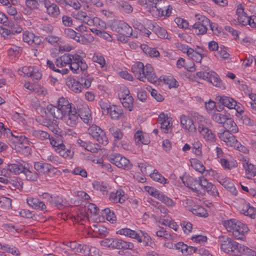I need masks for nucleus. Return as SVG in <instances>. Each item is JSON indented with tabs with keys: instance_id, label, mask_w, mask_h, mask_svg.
Listing matches in <instances>:
<instances>
[{
	"instance_id": "1",
	"label": "nucleus",
	"mask_w": 256,
	"mask_h": 256,
	"mask_svg": "<svg viewBox=\"0 0 256 256\" xmlns=\"http://www.w3.org/2000/svg\"><path fill=\"white\" fill-rule=\"evenodd\" d=\"M132 72L138 79L142 82H145L146 79L149 82L154 84L158 80L150 64L144 66L142 62H137L132 66Z\"/></svg>"
},
{
	"instance_id": "2",
	"label": "nucleus",
	"mask_w": 256,
	"mask_h": 256,
	"mask_svg": "<svg viewBox=\"0 0 256 256\" xmlns=\"http://www.w3.org/2000/svg\"><path fill=\"white\" fill-rule=\"evenodd\" d=\"M64 109L65 112L62 118V121L64 123L72 128H76L80 122L76 106L71 102H69V104Z\"/></svg>"
},
{
	"instance_id": "3",
	"label": "nucleus",
	"mask_w": 256,
	"mask_h": 256,
	"mask_svg": "<svg viewBox=\"0 0 256 256\" xmlns=\"http://www.w3.org/2000/svg\"><path fill=\"white\" fill-rule=\"evenodd\" d=\"M68 104H69L68 100L62 97L58 99L57 106L48 104L46 106V110L54 118L62 120L65 112L64 107L66 108Z\"/></svg>"
},
{
	"instance_id": "4",
	"label": "nucleus",
	"mask_w": 256,
	"mask_h": 256,
	"mask_svg": "<svg viewBox=\"0 0 256 256\" xmlns=\"http://www.w3.org/2000/svg\"><path fill=\"white\" fill-rule=\"evenodd\" d=\"M196 124H198V130L200 134L207 141L212 142L215 138V135L207 128V120L202 116L198 115L195 117Z\"/></svg>"
},
{
	"instance_id": "5",
	"label": "nucleus",
	"mask_w": 256,
	"mask_h": 256,
	"mask_svg": "<svg viewBox=\"0 0 256 256\" xmlns=\"http://www.w3.org/2000/svg\"><path fill=\"white\" fill-rule=\"evenodd\" d=\"M150 8L156 9V16L161 18L162 16L168 17L172 14V8L170 5L167 6H162V4L164 3L162 0H149Z\"/></svg>"
},
{
	"instance_id": "6",
	"label": "nucleus",
	"mask_w": 256,
	"mask_h": 256,
	"mask_svg": "<svg viewBox=\"0 0 256 256\" xmlns=\"http://www.w3.org/2000/svg\"><path fill=\"white\" fill-rule=\"evenodd\" d=\"M69 68L74 73L78 74L86 70L88 66L82 56L74 54H72V62Z\"/></svg>"
},
{
	"instance_id": "7",
	"label": "nucleus",
	"mask_w": 256,
	"mask_h": 256,
	"mask_svg": "<svg viewBox=\"0 0 256 256\" xmlns=\"http://www.w3.org/2000/svg\"><path fill=\"white\" fill-rule=\"evenodd\" d=\"M196 17L198 21L192 26L194 33L197 35L206 34L207 26L210 24V20L200 14H196Z\"/></svg>"
},
{
	"instance_id": "8",
	"label": "nucleus",
	"mask_w": 256,
	"mask_h": 256,
	"mask_svg": "<svg viewBox=\"0 0 256 256\" xmlns=\"http://www.w3.org/2000/svg\"><path fill=\"white\" fill-rule=\"evenodd\" d=\"M242 244L228 238L225 240V254L231 256H241Z\"/></svg>"
},
{
	"instance_id": "9",
	"label": "nucleus",
	"mask_w": 256,
	"mask_h": 256,
	"mask_svg": "<svg viewBox=\"0 0 256 256\" xmlns=\"http://www.w3.org/2000/svg\"><path fill=\"white\" fill-rule=\"evenodd\" d=\"M196 75L200 78L211 83L215 86L220 87L222 84V82L218 74L214 72H196Z\"/></svg>"
},
{
	"instance_id": "10",
	"label": "nucleus",
	"mask_w": 256,
	"mask_h": 256,
	"mask_svg": "<svg viewBox=\"0 0 256 256\" xmlns=\"http://www.w3.org/2000/svg\"><path fill=\"white\" fill-rule=\"evenodd\" d=\"M88 132L96 139L100 144L103 145L108 144V140L104 131L95 124H92L88 130Z\"/></svg>"
},
{
	"instance_id": "11",
	"label": "nucleus",
	"mask_w": 256,
	"mask_h": 256,
	"mask_svg": "<svg viewBox=\"0 0 256 256\" xmlns=\"http://www.w3.org/2000/svg\"><path fill=\"white\" fill-rule=\"evenodd\" d=\"M76 110L79 115V118L82 119L84 123L88 124L92 123V119L90 110L86 104L82 102L77 105Z\"/></svg>"
},
{
	"instance_id": "12",
	"label": "nucleus",
	"mask_w": 256,
	"mask_h": 256,
	"mask_svg": "<svg viewBox=\"0 0 256 256\" xmlns=\"http://www.w3.org/2000/svg\"><path fill=\"white\" fill-rule=\"evenodd\" d=\"M110 161L119 168L129 170L132 166L130 160L120 154H112L109 157Z\"/></svg>"
},
{
	"instance_id": "13",
	"label": "nucleus",
	"mask_w": 256,
	"mask_h": 256,
	"mask_svg": "<svg viewBox=\"0 0 256 256\" xmlns=\"http://www.w3.org/2000/svg\"><path fill=\"white\" fill-rule=\"evenodd\" d=\"M198 114L195 115L194 117V120L190 117L185 115L182 116L180 118V124L182 127L190 132L194 134L196 130V126L198 124H196L195 117Z\"/></svg>"
},
{
	"instance_id": "14",
	"label": "nucleus",
	"mask_w": 256,
	"mask_h": 256,
	"mask_svg": "<svg viewBox=\"0 0 256 256\" xmlns=\"http://www.w3.org/2000/svg\"><path fill=\"white\" fill-rule=\"evenodd\" d=\"M64 33L66 36L73 39L80 44H88L90 42L88 38H86L84 36L76 32L72 28H65Z\"/></svg>"
},
{
	"instance_id": "15",
	"label": "nucleus",
	"mask_w": 256,
	"mask_h": 256,
	"mask_svg": "<svg viewBox=\"0 0 256 256\" xmlns=\"http://www.w3.org/2000/svg\"><path fill=\"white\" fill-rule=\"evenodd\" d=\"M158 121L160 124V128L164 133H169L172 130V122L171 118L164 113H161L158 116Z\"/></svg>"
},
{
	"instance_id": "16",
	"label": "nucleus",
	"mask_w": 256,
	"mask_h": 256,
	"mask_svg": "<svg viewBox=\"0 0 256 256\" xmlns=\"http://www.w3.org/2000/svg\"><path fill=\"white\" fill-rule=\"evenodd\" d=\"M28 164L25 162L20 160L16 162V163L14 164H8V169L16 174H19L21 173L24 174Z\"/></svg>"
},
{
	"instance_id": "17",
	"label": "nucleus",
	"mask_w": 256,
	"mask_h": 256,
	"mask_svg": "<svg viewBox=\"0 0 256 256\" xmlns=\"http://www.w3.org/2000/svg\"><path fill=\"white\" fill-rule=\"evenodd\" d=\"M28 145V139L25 136L24 140H20V141L18 140V142H15L12 144V147L18 152L30 153V148Z\"/></svg>"
},
{
	"instance_id": "18",
	"label": "nucleus",
	"mask_w": 256,
	"mask_h": 256,
	"mask_svg": "<svg viewBox=\"0 0 256 256\" xmlns=\"http://www.w3.org/2000/svg\"><path fill=\"white\" fill-rule=\"evenodd\" d=\"M42 196L43 198L46 200L50 204H54L58 209L60 210L63 208V200L60 196H53L48 192L43 193Z\"/></svg>"
},
{
	"instance_id": "19",
	"label": "nucleus",
	"mask_w": 256,
	"mask_h": 256,
	"mask_svg": "<svg viewBox=\"0 0 256 256\" xmlns=\"http://www.w3.org/2000/svg\"><path fill=\"white\" fill-rule=\"evenodd\" d=\"M237 222L236 228L233 231V236L237 239H242L245 234L248 232L249 228L246 224L240 220H238Z\"/></svg>"
},
{
	"instance_id": "20",
	"label": "nucleus",
	"mask_w": 256,
	"mask_h": 256,
	"mask_svg": "<svg viewBox=\"0 0 256 256\" xmlns=\"http://www.w3.org/2000/svg\"><path fill=\"white\" fill-rule=\"evenodd\" d=\"M117 32L126 37H130L132 34V28L126 22L120 21L117 24Z\"/></svg>"
},
{
	"instance_id": "21",
	"label": "nucleus",
	"mask_w": 256,
	"mask_h": 256,
	"mask_svg": "<svg viewBox=\"0 0 256 256\" xmlns=\"http://www.w3.org/2000/svg\"><path fill=\"white\" fill-rule=\"evenodd\" d=\"M127 199L124 192L122 190H118L116 192H110L109 196V200L114 203L122 204Z\"/></svg>"
},
{
	"instance_id": "22",
	"label": "nucleus",
	"mask_w": 256,
	"mask_h": 256,
	"mask_svg": "<svg viewBox=\"0 0 256 256\" xmlns=\"http://www.w3.org/2000/svg\"><path fill=\"white\" fill-rule=\"evenodd\" d=\"M66 86L75 93H79L82 92L83 88L82 84L72 77L67 78L66 80Z\"/></svg>"
},
{
	"instance_id": "23",
	"label": "nucleus",
	"mask_w": 256,
	"mask_h": 256,
	"mask_svg": "<svg viewBox=\"0 0 256 256\" xmlns=\"http://www.w3.org/2000/svg\"><path fill=\"white\" fill-rule=\"evenodd\" d=\"M26 202L29 206L36 210H46V206L45 204L37 198L28 197L26 199Z\"/></svg>"
},
{
	"instance_id": "24",
	"label": "nucleus",
	"mask_w": 256,
	"mask_h": 256,
	"mask_svg": "<svg viewBox=\"0 0 256 256\" xmlns=\"http://www.w3.org/2000/svg\"><path fill=\"white\" fill-rule=\"evenodd\" d=\"M238 20V22L243 26H246L248 23V16L244 11V8L241 4L238 6L236 10Z\"/></svg>"
},
{
	"instance_id": "25",
	"label": "nucleus",
	"mask_w": 256,
	"mask_h": 256,
	"mask_svg": "<svg viewBox=\"0 0 256 256\" xmlns=\"http://www.w3.org/2000/svg\"><path fill=\"white\" fill-rule=\"evenodd\" d=\"M240 211L242 214L251 218H254L256 215V209L251 206L249 203L244 202L240 208Z\"/></svg>"
},
{
	"instance_id": "26",
	"label": "nucleus",
	"mask_w": 256,
	"mask_h": 256,
	"mask_svg": "<svg viewBox=\"0 0 256 256\" xmlns=\"http://www.w3.org/2000/svg\"><path fill=\"white\" fill-rule=\"evenodd\" d=\"M72 16L74 18L80 20L88 25L91 26L93 23L94 20L84 12L78 11L73 12Z\"/></svg>"
},
{
	"instance_id": "27",
	"label": "nucleus",
	"mask_w": 256,
	"mask_h": 256,
	"mask_svg": "<svg viewBox=\"0 0 256 256\" xmlns=\"http://www.w3.org/2000/svg\"><path fill=\"white\" fill-rule=\"evenodd\" d=\"M34 168L39 173L48 174L51 170H53L54 168L48 164L36 162L34 163Z\"/></svg>"
},
{
	"instance_id": "28",
	"label": "nucleus",
	"mask_w": 256,
	"mask_h": 256,
	"mask_svg": "<svg viewBox=\"0 0 256 256\" xmlns=\"http://www.w3.org/2000/svg\"><path fill=\"white\" fill-rule=\"evenodd\" d=\"M106 113H110L111 118L114 120L118 119L123 114V110L120 107L116 106L106 108Z\"/></svg>"
},
{
	"instance_id": "29",
	"label": "nucleus",
	"mask_w": 256,
	"mask_h": 256,
	"mask_svg": "<svg viewBox=\"0 0 256 256\" xmlns=\"http://www.w3.org/2000/svg\"><path fill=\"white\" fill-rule=\"evenodd\" d=\"M238 131V128L231 118H227L225 112V133L232 132L235 133Z\"/></svg>"
},
{
	"instance_id": "30",
	"label": "nucleus",
	"mask_w": 256,
	"mask_h": 256,
	"mask_svg": "<svg viewBox=\"0 0 256 256\" xmlns=\"http://www.w3.org/2000/svg\"><path fill=\"white\" fill-rule=\"evenodd\" d=\"M118 234L120 235H124L130 238H134L138 242H142L140 237L134 230H132L130 228H124L116 232Z\"/></svg>"
},
{
	"instance_id": "31",
	"label": "nucleus",
	"mask_w": 256,
	"mask_h": 256,
	"mask_svg": "<svg viewBox=\"0 0 256 256\" xmlns=\"http://www.w3.org/2000/svg\"><path fill=\"white\" fill-rule=\"evenodd\" d=\"M44 6L46 8L47 12L53 17H56L60 14L58 7L54 3H51L49 0L46 2Z\"/></svg>"
},
{
	"instance_id": "32",
	"label": "nucleus",
	"mask_w": 256,
	"mask_h": 256,
	"mask_svg": "<svg viewBox=\"0 0 256 256\" xmlns=\"http://www.w3.org/2000/svg\"><path fill=\"white\" fill-rule=\"evenodd\" d=\"M196 184L192 185L190 188L193 190L197 193H198L200 191V188L205 190L206 188L209 184L210 182H208V180L205 178H200L199 180H195Z\"/></svg>"
},
{
	"instance_id": "33",
	"label": "nucleus",
	"mask_w": 256,
	"mask_h": 256,
	"mask_svg": "<svg viewBox=\"0 0 256 256\" xmlns=\"http://www.w3.org/2000/svg\"><path fill=\"white\" fill-rule=\"evenodd\" d=\"M134 248V246L132 242L116 238L114 249L132 250Z\"/></svg>"
},
{
	"instance_id": "34",
	"label": "nucleus",
	"mask_w": 256,
	"mask_h": 256,
	"mask_svg": "<svg viewBox=\"0 0 256 256\" xmlns=\"http://www.w3.org/2000/svg\"><path fill=\"white\" fill-rule=\"evenodd\" d=\"M6 12L9 15L14 16V19L16 22H19L22 20V14L20 12H18L14 4L12 3L6 7Z\"/></svg>"
},
{
	"instance_id": "35",
	"label": "nucleus",
	"mask_w": 256,
	"mask_h": 256,
	"mask_svg": "<svg viewBox=\"0 0 256 256\" xmlns=\"http://www.w3.org/2000/svg\"><path fill=\"white\" fill-rule=\"evenodd\" d=\"M243 166L245 169L246 176L248 178L256 175V168L252 164H249L248 162L245 160L242 163Z\"/></svg>"
},
{
	"instance_id": "36",
	"label": "nucleus",
	"mask_w": 256,
	"mask_h": 256,
	"mask_svg": "<svg viewBox=\"0 0 256 256\" xmlns=\"http://www.w3.org/2000/svg\"><path fill=\"white\" fill-rule=\"evenodd\" d=\"M24 174L25 175L26 179L30 181L36 182L39 177L38 174L30 166L29 164H28L24 172Z\"/></svg>"
},
{
	"instance_id": "37",
	"label": "nucleus",
	"mask_w": 256,
	"mask_h": 256,
	"mask_svg": "<svg viewBox=\"0 0 256 256\" xmlns=\"http://www.w3.org/2000/svg\"><path fill=\"white\" fill-rule=\"evenodd\" d=\"M238 166L236 160L230 155H225V170H232Z\"/></svg>"
},
{
	"instance_id": "38",
	"label": "nucleus",
	"mask_w": 256,
	"mask_h": 256,
	"mask_svg": "<svg viewBox=\"0 0 256 256\" xmlns=\"http://www.w3.org/2000/svg\"><path fill=\"white\" fill-rule=\"evenodd\" d=\"M225 144L227 146L236 148V146L240 145V143L236 139L232 132L225 133Z\"/></svg>"
},
{
	"instance_id": "39",
	"label": "nucleus",
	"mask_w": 256,
	"mask_h": 256,
	"mask_svg": "<svg viewBox=\"0 0 256 256\" xmlns=\"http://www.w3.org/2000/svg\"><path fill=\"white\" fill-rule=\"evenodd\" d=\"M60 146L58 149V153L61 156L66 158H72L74 152L70 148H66L64 144Z\"/></svg>"
},
{
	"instance_id": "40",
	"label": "nucleus",
	"mask_w": 256,
	"mask_h": 256,
	"mask_svg": "<svg viewBox=\"0 0 256 256\" xmlns=\"http://www.w3.org/2000/svg\"><path fill=\"white\" fill-rule=\"evenodd\" d=\"M134 140L136 144H147L149 143L150 140L148 138H145L143 132L142 130H138L134 134Z\"/></svg>"
},
{
	"instance_id": "41",
	"label": "nucleus",
	"mask_w": 256,
	"mask_h": 256,
	"mask_svg": "<svg viewBox=\"0 0 256 256\" xmlns=\"http://www.w3.org/2000/svg\"><path fill=\"white\" fill-rule=\"evenodd\" d=\"M43 159L46 161L51 162L58 166L61 164L60 158L56 156H54L50 152H45L42 154Z\"/></svg>"
},
{
	"instance_id": "42",
	"label": "nucleus",
	"mask_w": 256,
	"mask_h": 256,
	"mask_svg": "<svg viewBox=\"0 0 256 256\" xmlns=\"http://www.w3.org/2000/svg\"><path fill=\"white\" fill-rule=\"evenodd\" d=\"M140 48L143 52L151 57H157L159 56V52L155 48L149 47L146 44H141Z\"/></svg>"
},
{
	"instance_id": "43",
	"label": "nucleus",
	"mask_w": 256,
	"mask_h": 256,
	"mask_svg": "<svg viewBox=\"0 0 256 256\" xmlns=\"http://www.w3.org/2000/svg\"><path fill=\"white\" fill-rule=\"evenodd\" d=\"M191 166L200 173H203L205 171V167L200 161L196 158H191L190 160Z\"/></svg>"
},
{
	"instance_id": "44",
	"label": "nucleus",
	"mask_w": 256,
	"mask_h": 256,
	"mask_svg": "<svg viewBox=\"0 0 256 256\" xmlns=\"http://www.w3.org/2000/svg\"><path fill=\"white\" fill-rule=\"evenodd\" d=\"M238 220L235 218H231L229 220H225V228L228 232L232 233L233 236V231L236 228Z\"/></svg>"
},
{
	"instance_id": "45",
	"label": "nucleus",
	"mask_w": 256,
	"mask_h": 256,
	"mask_svg": "<svg viewBox=\"0 0 256 256\" xmlns=\"http://www.w3.org/2000/svg\"><path fill=\"white\" fill-rule=\"evenodd\" d=\"M92 186L94 190L100 191L103 194H106L108 192V186L104 182L94 181L92 183Z\"/></svg>"
},
{
	"instance_id": "46",
	"label": "nucleus",
	"mask_w": 256,
	"mask_h": 256,
	"mask_svg": "<svg viewBox=\"0 0 256 256\" xmlns=\"http://www.w3.org/2000/svg\"><path fill=\"white\" fill-rule=\"evenodd\" d=\"M142 242H138L140 243H142V246L145 247L154 248V243L152 240L150 236L146 233H143V238H140Z\"/></svg>"
},
{
	"instance_id": "47",
	"label": "nucleus",
	"mask_w": 256,
	"mask_h": 256,
	"mask_svg": "<svg viewBox=\"0 0 256 256\" xmlns=\"http://www.w3.org/2000/svg\"><path fill=\"white\" fill-rule=\"evenodd\" d=\"M6 136L8 137L12 141V144L15 142H18L20 140H24L25 136L16 132H12L10 130V134H6Z\"/></svg>"
},
{
	"instance_id": "48",
	"label": "nucleus",
	"mask_w": 256,
	"mask_h": 256,
	"mask_svg": "<svg viewBox=\"0 0 256 256\" xmlns=\"http://www.w3.org/2000/svg\"><path fill=\"white\" fill-rule=\"evenodd\" d=\"M118 9L125 13L130 14L132 12V6L126 2L121 1L118 3Z\"/></svg>"
},
{
	"instance_id": "49",
	"label": "nucleus",
	"mask_w": 256,
	"mask_h": 256,
	"mask_svg": "<svg viewBox=\"0 0 256 256\" xmlns=\"http://www.w3.org/2000/svg\"><path fill=\"white\" fill-rule=\"evenodd\" d=\"M158 199L168 206L172 207L176 205V202L172 199L164 194L162 192L160 193Z\"/></svg>"
},
{
	"instance_id": "50",
	"label": "nucleus",
	"mask_w": 256,
	"mask_h": 256,
	"mask_svg": "<svg viewBox=\"0 0 256 256\" xmlns=\"http://www.w3.org/2000/svg\"><path fill=\"white\" fill-rule=\"evenodd\" d=\"M192 212L193 214L202 217H206L208 215L206 210L202 206L196 204Z\"/></svg>"
},
{
	"instance_id": "51",
	"label": "nucleus",
	"mask_w": 256,
	"mask_h": 256,
	"mask_svg": "<svg viewBox=\"0 0 256 256\" xmlns=\"http://www.w3.org/2000/svg\"><path fill=\"white\" fill-rule=\"evenodd\" d=\"M150 176L154 180L158 182L161 184H166L167 181V180L162 176V175L156 170H154L153 172L150 174Z\"/></svg>"
},
{
	"instance_id": "52",
	"label": "nucleus",
	"mask_w": 256,
	"mask_h": 256,
	"mask_svg": "<svg viewBox=\"0 0 256 256\" xmlns=\"http://www.w3.org/2000/svg\"><path fill=\"white\" fill-rule=\"evenodd\" d=\"M225 188L232 195L236 196L237 194L238 191L234 183L230 179L225 180Z\"/></svg>"
},
{
	"instance_id": "53",
	"label": "nucleus",
	"mask_w": 256,
	"mask_h": 256,
	"mask_svg": "<svg viewBox=\"0 0 256 256\" xmlns=\"http://www.w3.org/2000/svg\"><path fill=\"white\" fill-rule=\"evenodd\" d=\"M92 60L94 62L98 64L102 68H104L106 66L105 59L100 54H94Z\"/></svg>"
},
{
	"instance_id": "54",
	"label": "nucleus",
	"mask_w": 256,
	"mask_h": 256,
	"mask_svg": "<svg viewBox=\"0 0 256 256\" xmlns=\"http://www.w3.org/2000/svg\"><path fill=\"white\" fill-rule=\"evenodd\" d=\"M48 66L51 70H53L54 72H58L59 73H61L62 74H67L69 70L68 68H62L60 70L59 68H56L55 66V64H54L52 61L48 60L46 62Z\"/></svg>"
},
{
	"instance_id": "55",
	"label": "nucleus",
	"mask_w": 256,
	"mask_h": 256,
	"mask_svg": "<svg viewBox=\"0 0 256 256\" xmlns=\"http://www.w3.org/2000/svg\"><path fill=\"white\" fill-rule=\"evenodd\" d=\"M112 136L114 138V140H119L123 137V134L121 130L116 127H112L109 130Z\"/></svg>"
},
{
	"instance_id": "56",
	"label": "nucleus",
	"mask_w": 256,
	"mask_h": 256,
	"mask_svg": "<svg viewBox=\"0 0 256 256\" xmlns=\"http://www.w3.org/2000/svg\"><path fill=\"white\" fill-rule=\"evenodd\" d=\"M120 100L122 106L125 108H128L130 111L132 110L134 102V100L132 96L126 97V98Z\"/></svg>"
},
{
	"instance_id": "57",
	"label": "nucleus",
	"mask_w": 256,
	"mask_h": 256,
	"mask_svg": "<svg viewBox=\"0 0 256 256\" xmlns=\"http://www.w3.org/2000/svg\"><path fill=\"white\" fill-rule=\"evenodd\" d=\"M216 110L218 112H222L224 110V98L222 96H216L215 98Z\"/></svg>"
},
{
	"instance_id": "58",
	"label": "nucleus",
	"mask_w": 256,
	"mask_h": 256,
	"mask_svg": "<svg viewBox=\"0 0 256 256\" xmlns=\"http://www.w3.org/2000/svg\"><path fill=\"white\" fill-rule=\"evenodd\" d=\"M103 214L106 216V220L113 223L116 220V216L113 211L106 208L103 210Z\"/></svg>"
},
{
	"instance_id": "59",
	"label": "nucleus",
	"mask_w": 256,
	"mask_h": 256,
	"mask_svg": "<svg viewBox=\"0 0 256 256\" xmlns=\"http://www.w3.org/2000/svg\"><path fill=\"white\" fill-rule=\"evenodd\" d=\"M32 135L41 140H44L50 138V134L46 132L36 130L32 132Z\"/></svg>"
},
{
	"instance_id": "60",
	"label": "nucleus",
	"mask_w": 256,
	"mask_h": 256,
	"mask_svg": "<svg viewBox=\"0 0 256 256\" xmlns=\"http://www.w3.org/2000/svg\"><path fill=\"white\" fill-rule=\"evenodd\" d=\"M116 240L112 238H107L100 240V242L102 246L114 248Z\"/></svg>"
},
{
	"instance_id": "61",
	"label": "nucleus",
	"mask_w": 256,
	"mask_h": 256,
	"mask_svg": "<svg viewBox=\"0 0 256 256\" xmlns=\"http://www.w3.org/2000/svg\"><path fill=\"white\" fill-rule=\"evenodd\" d=\"M12 200L10 198L4 196L0 197V207L8 209L11 207Z\"/></svg>"
},
{
	"instance_id": "62",
	"label": "nucleus",
	"mask_w": 256,
	"mask_h": 256,
	"mask_svg": "<svg viewBox=\"0 0 256 256\" xmlns=\"http://www.w3.org/2000/svg\"><path fill=\"white\" fill-rule=\"evenodd\" d=\"M242 254H246L248 256H256V249L250 248L242 244L241 256Z\"/></svg>"
},
{
	"instance_id": "63",
	"label": "nucleus",
	"mask_w": 256,
	"mask_h": 256,
	"mask_svg": "<svg viewBox=\"0 0 256 256\" xmlns=\"http://www.w3.org/2000/svg\"><path fill=\"white\" fill-rule=\"evenodd\" d=\"M237 106V102L233 98L225 96V107L229 109H233Z\"/></svg>"
},
{
	"instance_id": "64",
	"label": "nucleus",
	"mask_w": 256,
	"mask_h": 256,
	"mask_svg": "<svg viewBox=\"0 0 256 256\" xmlns=\"http://www.w3.org/2000/svg\"><path fill=\"white\" fill-rule=\"evenodd\" d=\"M96 228V230H94V231L98 234V236L100 238L106 236L108 233L107 228L104 226H100Z\"/></svg>"
}]
</instances>
